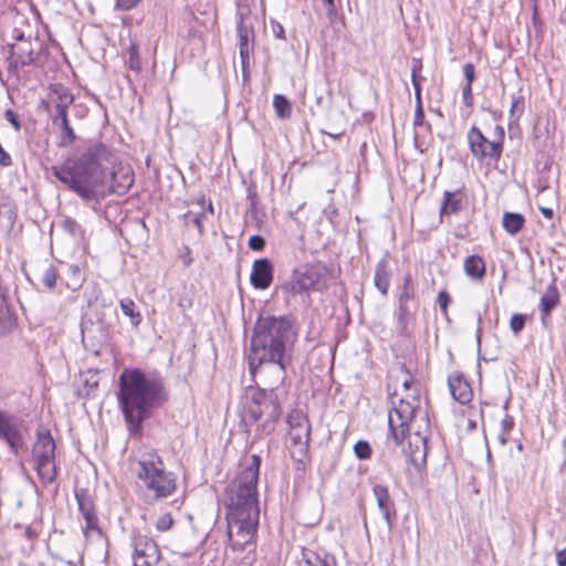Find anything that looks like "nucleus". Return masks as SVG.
I'll return each instance as SVG.
<instances>
[{
	"label": "nucleus",
	"instance_id": "nucleus-16",
	"mask_svg": "<svg viewBox=\"0 0 566 566\" xmlns=\"http://www.w3.org/2000/svg\"><path fill=\"white\" fill-rule=\"evenodd\" d=\"M373 492L379 511L381 512L388 527L391 528L396 517V510L388 489L384 485L377 484L374 486Z\"/></svg>",
	"mask_w": 566,
	"mask_h": 566
},
{
	"label": "nucleus",
	"instance_id": "nucleus-39",
	"mask_svg": "<svg viewBox=\"0 0 566 566\" xmlns=\"http://www.w3.org/2000/svg\"><path fill=\"white\" fill-rule=\"evenodd\" d=\"M524 111V101L522 96H513L512 97V104L510 109V117L518 119L520 116L523 114Z\"/></svg>",
	"mask_w": 566,
	"mask_h": 566
},
{
	"label": "nucleus",
	"instance_id": "nucleus-44",
	"mask_svg": "<svg viewBox=\"0 0 566 566\" xmlns=\"http://www.w3.org/2000/svg\"><path fill=\"white\" fill-rule=\"evenodd\" d=\"M272 34L279 40H285V31L281 23L271 20Z\"/></svg>",
	"mask_w": 566,
	"mask_h": 566
},
{
	"label": "nucleus",
	"instance_id": "nucleus-10",
	"mask_svg": "<svg viewBox=\"0 0 566 566\" xmlns=\"http://www.w3.org/2000/svg\"><path fill=\"white\" fill-rule=\"evenodd\" d=\"M27 434L28 428L24 421L0 411V440L4 441L14 454L23 448Z\"/></svg>",
	"mask_w": 566,
	"mask_h": 566
},
{
	"label": "nucleus",
	"instance_id": "nucleus-7",
	"mask_svg": "<svg viewBox=\"0 0 566 566\" xmlns=\"http://www.w3.org/2000/svg\"><path fill=\"white\" fill-rule=\"evenodd\" d=\"M136 473L156 500L168 497L176 490L174 474L165 470L160 457L154 452L142 455L137 462Z\"/></svg>",
	"mask_w": 566,
	"mask_h": 566
},
{
	"label": "nucleus",
	"instance_id": "nucleus-8",
	"mask_svg": "<svg viewBox=\"0 0 566 566\" xmlns=\"http://www.w3.org/2000/svg\"><path fill=\"white\" fill-rule=\"evenodd\" d=\"M56 444L49 430H39L32 450L33 468L44 484L53 483L57 476L55 463Z\"/></svg>",
	"mask_w": 566,
	"mask_h": 566
},
{
	"label": "nucleus",
	"instance_id": "nucleus-17",
	"mask_svg": "<svg viewBox=\"0 0 566 566\" xmlns=\"http://www.w3.org/2000/svg\"><path fill=\"white\" fill-rule=\"evenodd\" d=\"M75 497L78 504V510L86 523L84 527V535L88 536L90 531H95L101 535L102 532L97 526V517L94 513L91 499L86 494L80 492H76Z\"/></svg>",
	"mask_w": 566,
	"mask_h": 566
},
{
	"label": "nucleus",
	"instance_id": "nucleus-38",
	"mask_svg": "<svg viewBox=\"0 0 566 566\" xmlns=\"http://www.w3.org/2000/svg\"><path fill=\"white\" fill-rule=\"evenodd\" d=\"M67 273L72 276L73 281L66 282V286L72 290H77L81 286V270L77 265L71 264L67 266Z\"/></svg>",
	"mask_w": 566,
	"mask_h": 566
},
{
	"label": "nucleus",
	"instance_id": "nucleus-40",
	"mask_svg": "<svg viewBox=\"0 0 566 566\" xmlns=\"http://www.w3.org/2000/svg\"><path fill=\"white\" fill-rule=\"evenodd\" d=\"M526 316L524 314H513L510 319V328L514 334L520 333L525 325Z\"/></svg>",
	"mask_w": 566,
	"mask_h": 566
},
{
	"label": "nucleus",
	"instance_id": "nucleus-27",
	"mask_svg": "<svg viewBox=\"0 0 566 566\" xmlns=\"http://www.w3.org/2000/svg\"><path fill=\"white\" fill-rule=\"evenodd\" d=\"M413 126H415V135L413 140L415 145L418 148L419 147V135L421 130L430 132V124L426 123L424 120V112L422 107V103H417L415 108V118H413Z\"/></svg>",
	"mask_w": 566,
	"mask_h": 566
},
{
	"label": "nucleus",
	"instance_id": "nucleus-57",
	"mask_svg": "<svg viewBox=\"0 0 566 566\" xmlns=\"http://www.w3.org/2000/svg\"><path fill=\"white\" fill-rule=\"evenodd\" d=\"M325 3L327 4V11H328V14H333L335 13V3H334V0H324Z\"/></svg>",
	"mask_w": 566,
	"mask_h": 566
},
{
	"label": "nucleus",
	"instance_id": "nucleus-59",
	"mask_svg": "<svg viewBox=\"0 0 566 566\" xmlns=\"http://www.w3.org/2000/svg\"><path fill=\"white\" fill-rule=\"evenodd\" d=\"M562 449H563V452H564V455H565V462H566V436H565V439L563 440Z\"/></svg>",
	"mask_w": 566,
	"mask_h": 566
},
{
	"label": "nucleus",
	"instance_id": "nucleus-1",
	"mask_svg": "<svg viewBox=\"0 0 566 566\" xmlns=\"http://www.w3.org/2000/svg\"><path fill=\"white\" fill-rule=\"evenodd\" d=\"M296 337L294 321L290 316H260L254 324L247 356L250 373L253 376L271 373L270 385L281 386L291 364Z\"/></svg>",
	"mask_w": 566,
	"mask_h": 566
},
{
	"label": "nucleus",
	"instance_id": "nucleus-33",
	"mask_svg": "<svg viewBox=\"0 0 566 566\" xmlns=\"http://www.w3.org/2000/svg\"><path fill=\"white\" fill-rule=\"evenodd\" d=\"M120 308H122V312L124 315L126 316H129L130 319H132V324L134 326H137L140 321H142V316H140V313L138 312H135V303L133 300L130 298H124L120 301Z\"/></svg>",
	"mask_w": 566,
	"mask_h": 566
},
{
	"label": "nucleus",
	"instance_id": "nucleus-21",
	"mask_svg": "<svg viewBox=\"0 0 566 566\" xmlns=\"http://www.w3.org/2000/svg\"><path fill=\"white\" fill-rule=\"evenodd\" d=\"M237 32L239 36V51L242 59V63L249 59L250 53V41L253 38V31L247 21L241 17L237 25Z\"/></svg>",
	"mask_w": 566,
	"mask_h": 566
},
{
	"label": "nucleus",
	"instance_id": "nucleus-49",
	"mask_svg": "<svg viewBox=\"0 0 566 566\" xmlns=\"http://www.w3.org/2000/svg\"><path fill=\"white\" fill-rule=\"evenodd\" d=\"M142 0H116V7L120 10H130L135 8Z\"/></svg>",
	"mask_w": 566,
	"mask_h": 566
},
{
	"label": "nucleus",
	"instance_id": "nucleus-36",
	"mask_svg": "<svg viewBox=\"0 0 566 566\" xmlns=\"http://www.w3.org/2000/svg\"><path fill=\"white\" fill-rule=\"evenodd\" d=\"M354 452L360 460H367L371 457V447L367 441L359 440L354 446Z\"/></svg>",
	"mask_w": 566,
	"mask_h": 566
},
{
	"label": "nucleus",
	"instance_id": "nucleus-11",
	"mask_svg": "<svg viewBox=\"0 0 566 566\" xmlns=\"http://www.w3.org/2000/svg\"><path fill=\"white\" fill-rule=\"evenodd\" d=\"M467 138L469 148L476 160L490 159L497 161L501 158L503 150L499 146V142L486 138L476 126L469 129Z\"/></svg>",
	"mask_w": 566,
	"mask_h": 566
},
{
	"label": "nucleus",
	"instance_id": "nucleus-46",
	"mask_svg": "<svg viewBox=\"0 0 566 566\" xmlns=\"http://www.w3.org/2000/svg\"><path fill=\"white\" fill-rule=\"evenodd\" d=\"M450 302H451V297H450V295L447 292L441 291L438 294V303H439V306H440L441 311L444 314H447V308H448V305H449Z\"/></svg>",
	"mask_w": 566,
	"mask_h": 566
},
{
	"label": "nucleus",
	"instance_id": "nucleus-47",
	"mask_svg": "<svg viewBox=\"0 0 566 566\" xmlns=\"http://www.w3.org/2000/svg\"><path fill=\"white\" fill-rule=\"evenodd\" d=\"M463 75L467 80V83H470V85H472V82L474 81L475 77L474 65L472 63H467L463 65Z\"/></svg>",
	"mask_w": 566,
	"mask_h": 566
},
{
	"label": "nucleus",
	"instance_id": "nucleus-25",
	"mask_svg": "<svg viewBox=\"0 0 566 566\" xmlns=\"http://www.w3.org/2000/svg\"><path fill=\"white\" fill-rule=\"evenodd\" d=\"M524 223L525 218L517 212H505L502 217L504 230L512 235L517 234L523 229Z\"/></svg>",
	"mask_w": 566,
	"mask_h": 566
},
{
	"label": "nucleus",
	"instance_id": "nucleus-30",
	"mask_svg": "<svg viewBox=\"0 0 566 566\" xmlns=\"http://www.w3.org/2000/svg\"><path fill=\"white\" fill-rule=\"evenodd\" d=\"M64 102L65 103H56L54 106L55 115L52 122L55 126L69 120L66 108L73 102V95L70 92H64Z\"/></svg>",
	"mask_w": 566,
	"mask_h": 566
},
{
	"label": "nucleus",
	"instance_id": "nucleus-50",
	"mask_svg": "<svg viewBox=\"0 0 566 566\" xmlns=\"http://www.w3.org/2000/svg\"><path fill=\"white\" fill-rule=\"evenodd\" d=\"M504 128L500 125H496L493 133V140L499 142V146H501V149L503 150V144H504Z\"/></svg>",
	"mask_w": 566,
	"mask_h": 566
},
{
	"label": "nucleus",
	"instance_id": "nucleus-53",
	"mask_svg": "<svg viewBox=\"0 0 566 566\" xmlns=\"http://www.w3.org/2000/svg\"><path fill=\"white\" fill-rule=\"evenodd\" d=\"M556 564L557 566H566V547L556 553Z\"/></svg>",
	"mask_w": 566,
	"mask_h": 566
},
{
	"label": "nucleus",
	"instance_id": "nucleus-19",
	"mask_svg": "<svg viewBox=\"0 0 566 566\" xmlns=\"http://www.w3.org/2000/svg\"><path fill=\"white\" fill-rule=\"evenodd\" d=\"M11 55L14 63L21 66L31 65L36 60V52L33 49L31 40L12 44Z\"/></svg>",
	"mask_w": 566,
	"mask_h": 566
},
{
	"label": "nucleus",
	"instance_id": "nucleus-2",
	"mask_svg": "<svg viewBox=\"0 0 566 566\" xmlns=\"http://www.w3.org/2000/svg\"><path fill=\"white\" fill-rule=\"evenodd\" d=\"M261 458L252 454L250 462L227 488L228 539L233 551H243L256 537L260 509L258 480Z\"/></svg>",
	"mask_w": 566,
	"mask_h": 566
},
{
	"label": "nucleus",
	"instance_id": "nucleus-12",
	"mask_svg": "<svg viewBox=\"0 0 566 566\" xmlns=\"http://www.w3.org/2000/svg\"><path fill=\"white\" fill-rule=\"evenodd\" d=\"M321 270L315 266H308L293 272L291 281L282 285V291L286 295L289 302L290 296L303 294L304 292L315 289L321 282Z\"/></svg>",
	"mask_w": 566,
	"mask_h": 566
},
{
	"label": "nucleus",
	"instance_id": "nucleus-9",
	"mask_svg": "<svg viewBox=\"0 0 566 566\" xmlns=\"http://www.w3.org/2000/svg\"><path fill=\"white\" fill-rule=\"evenodd\" d=\"M289 436L291 439V454L302 461L308 451L311 439V424L308 418L302 411H292L287 418Z\"/></svg>",
	"mask_w": 566,
	"mask_h": 566
},
{
	"label": "nucleus",
	"instance_id": "nucleus-42",
	"mask_svg": "<svg viewBox=\"0 0 566 566\" xmlns=\"http://www.w3.org/2000/svg\"><path fill=\"white\" fill-rule=\"evenodd\" d=\"M248 244L249 248L253 251H262L265 247V240L263 237L255 234L249 239Z\"/></svg>",
	"mask_w": 566,
	"mask_h": 566
},
{
	"label": "nucleus",
	"instance_id": "nucleus-37",
	"mask_svg": "<svg viewBox=\"0 0 566 566\" xmlns=\"http://www.w3.org/2000/svg\"><path fill=\"white\" fill-rule=\"evenodd\" d=\"M57 280V272L53 265L48 266L42 274V283L50 290H52Z\"/></svg>",
	"mask_w": 566,
	"mask_h": 566
},
{
	"label": "nucleus",
	"instance_id": "nucleus-34",
	"mask_svg": "<svg viewBox=\"0 0 566 566\" xmlns=\"http://www.w3.org/2000/svg\"><path fill=\"white\" fill-rule=\"evenodd\" d=\"M13 326V318L4 304V301H0V335L7 333Z\"/></svg>",
	"mask_w": 566,
	"mask_h": 566
},
{
	"label": "nucleus",
	"instance_id": "nucleus-18",
	"mask_svg": "<svg viewBox=\"0 0 566 566\" xmlns=\"http://www.w3.org/2000/svg\"><path fill=\"white\" fill-rule=\"evenodd\" d=\"M450 392L454 400L461 405H467L473 397L470 384L461 375L450 377L448 380Z\"/></svg>",
	"mask_w": 566,
	"mask_h": 566
},
{
	"label": "nucleus",
	"instance_id": "nucleus-52",
	"mask_svg": "<svg viewBox=\"0 0 566 566\" xmlns=\"http://www.w3.org/2000/svg\"><path fill=\"white\" fill-rule=\"evenodd\" d=\"M421 69H422L421 61H419V60H413L412 67H411V78L421 77V76L419 75V73H420Z\"/></svg>",
	"mask_w": 566,
	"mask_h": 566
},
{
	"label": "nucleus",
	"instance_id": "nucleus-5",
	"mask_svg": "<svg viewBox=\"0 0 566 566\" xmlns=\"http://www.w3.org/2000/svg\"><path fill=\"white\" fill-rule=\"evenodd\" d=\"M403 374L402 388L406 395L398 400L395 399L397 395H394L388 413L390 437L397 446H403L405 439L413 430L416 441L424 446L429 432L428 413L420 407L419 384L408 370H403Z\"/></svg>",
	"mask_w": 566,
	"mask_h": 566
},
{
	"label": "nucleus",
	"instance_id": "nucleus-28",
	"mask_svg": "<svg viewBox=\"0 0 566 566\" xmlns=\"http://www.w3.org/2000/svg\"><path fill=\"white\" fill-rule=\"evenodd\" d=\"M396 316H397V328L401 334H405L407 332V327L409 323H411L415 319V314L411 311L410 305H398L396 310Z\"/></svg>",
	"mask_w": 566,
	"mask_h": 566
},
{
	"label": "nucleus",
	"instance_id": "nucleus-41",
	"mask_svg": "<svg viewBox=\"0 0 566 566\" xmlns=\"http://www.w3.org/2000/svg\"><path fill=\"white\" fill-rule=\"evenodd\" d=\"M174 523V520L169 513L163 514L156 522V528L160 532L168 531Z\"/></svg>",
	"mask_w": 566,
	"mask_h": 566
},
{
	"label": "nucleus",
	"instance_id": "nucleus-43",
	"mask_svg": "<svg viewBox=\"0 0 566 566\" xmlns=\"http://www.w3.org/2000/svg\"><path fill=\"white\" fill-rule=\"evenodd\" d=\"M186 221L188 223H192L200 233H202V214L201 213H192L188 212L186 216Z\"/></svg>",
	"mask_w": 566,
	"mask_h": 566
},
{
	"label": "nucleus",
	"instance_id": "nucleus-58",
	"mask_svg": "<svg viewBox=\"0 0 566 566\" xmlns=\"http://www.w3.org/2000/svg\"><path fill=\"white\" fill-rule=\"evenodd\" d=\"M69 92V90L64 88V87H61L60 90V94H59V98H60V102L59 103H65L64 102V92Z\"/></svg>",
	"mask_w": 566,
	"mask_h": 566
},
{
	"label": "nucleus",
	"instance_id": "nucleus-26",
	"mask_svg": "<svg viewBox=\"0 0 566 566\" xmlns=\"http://www.w3.org/2000/svg\"><path fill=\"white\" fill-rule=\"evenodd\" d=\"M416 285L411 274L408 273L403 277V283L398 293V305H410L415 301Z\"/></svg>",
	"mask_w": 566,
	"mask_h": 566
},
{
	"label": "nucleus",
	"instance_id": "nucleus-22",
	"mask_svg": "<svg viewBox=\"0 0 566 566\" xmlns=\"http://www.w3.org/2000/svg\"><path fill=\"white\" fill-rule=\"evenodd\" d=\"M302 556L307 566H337L335 556L327 552L303 549Z\"/></svg>",
	"mask_w": 566,
	"mask_h": 566
},
{
	"label": "nucleus",
	"instance_id": "nucleus-56",
	"mask_svg": "<svg viewBox=\"0 0 566 566\" xmlns=\"http://www.w3.org/2000/svg\"><path fill=\"white\" fill-rule=\"evenodd\" d=\"M481 323H482V318H481V316H479L478 317V329H476V343H478L479 347L481 346Z\"/></svg>",
	"mask_w": 566,
	"mask_h": 566
},
{
	"label": "nucleus",
	"instance_id": "nucleus-45",
	"mask_svg": "<svg viewBox=\"0 0 566 566\" xmlns=\"http://www.w3.org/2000/svg\"><path fill=\"white\" fill-rule=\"evenodd\" d=\"M4 118L14 127V129L18 132L21 128L20 120L17 116V114L12 109H7L4 112Z\"/></svg>",
	"mask_w": 566,
	"mask_h": 566
},
{
	"label": "nucleus",
	"instance_id": "nucleus-31",
	"mask_svg": "<svg viewBox=\"0 0 566 566\" xmlns=\"http://www.w3.org/2000/svg\"><path fill=\"white\" fill-rule=\"evenodd\" d=\"M514 428V419L509 413H505L500 421V431L497 433V441L501 446H505L511 439V432Z\"/></svg>",
	"mask_w": 566,
	"mask_h": 566
},
{
	"label": "nucleus",
	"instance_id": "nucleus-23",
	"mask_svg": "<svg viewBox=\"0 0 566 566\" xmlns=\"http://www.w3.org/2000/svg\"><path fill=\"white\" fill-rule=\"evenodd\" d=\"M374 283L382 295H387L390 285V273L387 269V262L384 260L376 265Z\"/></svg>",
	"mask_w": 566,
	"mask_h": 566
},
{
	"label": "nucleus",
	"instance_id": "nucleus-3",
	"mask_svg": "<svg viewBox=\"0 0 566 566\" xmlns=\"http://www.w3.org/2000/svg\"><path fill=\"white\" fill-rule=\"evenodd\" d=\"M107 151L103 146L88 148L73 164L67 160L63 166H53L52 175L84 200L96 199L108 189L117 195L126 193L134 184L133 174L127 170L123 180L108 167Z\"/></svg>",
	"mask_w": 566,
	"mask_h": 566
},
{
	"label": "nucleus",
	"instance_id": "nucleus-54",
	"mask_svg": "<svg viewBox=\"0 0 566 566\" xmlns=\"http://www.w3.org/2000/svg\"><path fill=\"white\" fill-rule=\"evenodd\" d=\"M539 211L546 219H553L554 217V210L552 208L539 207Z\"/></svg>",
	"mask_w": 566,
	"mask_h": 566
},
{
	"label": "nucleus",
	"instance_id": "nucleus-4",
	"mask_svg": "<svg viewBox=\"0 0 566 566\" xmlns=\"http://www.w3.org/2000/svg\"><path fill=\"white\" fill-rule=\"evenodd\" d=\"M117 400L129 431L139 432L153 410L166 402L167 395L159 376L126 368L118 377Z\"/></svg>",
	"mask_w": 566,
	"mask_h": 566
},
{
	"label": "nucleus",
	"instance_id": "nucleus-14",
	"mask_svg": "<svg viewBox=\"0 0 566 566\" xmlns=\"http://www.w3.org/2000/svg\"><path fill=\"white\" fill-rule=\"evenodd\" d=\"M273 281V265L266 258L253 262L250 282L258 290L268 289Z\"/></svg>",
	"mask_w": 566,
	"mask_h": 566
},
{
	"label": "nucleus",
	"instance_id": "nucleus-24",
	"mask_svg": "<svg viewBox=\"0 0 566 566\" xmlns=\"http://www.w3.org/2000/svg\"><path fill=\"white\" fill-rule=\"evenodd\" d=\"M464 271L468 276L480 280L485 274V263L479 255H470L464 261Z\"/></svg>",
	"mask_w": 566,
	"mask_h": 566
},
{
	"label": "nucleus",
	"instance_id": "nucleus-29",
	"mask_svg": "<svg viewBox=\"0 0 566 566\" xmlns=\"http://www.w3.org/2000/svg\"><path fill=\"white\" fill-rule=\"evenodd\" d=\"M273 107L276 116L281 119H287L292 115V104L284 95H274Z\"/></svg>",
	"mask_w": 566,
	"mask_h": 566
},
{
	"label": "nucleus",
	"instance_id": "nucleus-51",
	"mask_svg": "<svg viewBox=\"0 0 566 566\" xmlns=\"http://www.w3.org/2000/svg\"><path fill=\"white\" fill-rule=\"evenodd\" d=\"M420 81H421V77L411 78L412 86H413V88H415V99H416V104H417V103H422V99H421V84H420Z\"/></svg>",
	"mask_w": 566,
	"mask_h": 566
},
{
	"label": "nucleus",
	"instance_id": "nucleus-48",
	"mask_svg": "<svg viewBox=\"0 0 566 566\" xmlns=\"http://www.w3.org/2000/svg\"><path fill=\"white\" fill-rule=\"evenodd\" d=\"M462 98L467 106H471L473 104L472 85H470V83H467L462 88Z\"/></svg>",
	"mask_w": 566,
	"mask_h": 566
},
{
	"label": "nucleus",
	"instance_id": "nucleus-61",
	"mask_svg": "<svg viewBox=\"0 0 566 566\" xmlns=\"http://www.w3.org/2000/svg\"><path fill=\"white\" fill-rule=\"evenodd\" d=\"M517 449H518L520 451L523 449L522 443H518V444H517Z\"/></svg>",
	"mask_w": 566,
	"mask_h": 566
},
{
	"label": "nucleus",
	"instance_id": "nucleus-15",
	"mask_svg": "<svg viewBox=\"0 0 566 566\" xmlns=\"http://www.w3.org/2000/svg\"><path fill=\"white\" fill-rule=\"evenodd\" d=\"M560 294L553 281L545 290L543 295L541 296L538 311L541 314V324L543 327H547L549 325L552 312L559 304Z\"/></svg>",
	"mask_w": 566,
	"mask_h": 566
},
{
	"label": "nucleus",
	"instance_id": "nucleus-13",
	"mask_svg": "<svg viewBox=\"0 0 566 566\" xmlns=\"http://www.w3.org/2000/svg\"><path fill=\"white\" fill-rule=\"evenodd\" d=\"M159 560L157 544L146 536H138L134 541V566H154Z\"/></svg>",
	"mask_w": 566,
	"mask_h": 566
},
{
	"label": "nucleus",
	"instance_id": "nucleus-60",
	"mask_svg": "<svg viewBox=\"0 0 566 566\" xmlns=\"http://www.w3.org/2000/svg\"><path fill=\"white\" fill-rule=\"evenodd\" d=\"M208 210H209L211 213H213V207H212V203H209V206H208Z\"/></svg>",
	"mask_w": 566,
	"mask_h": 566
},
{
	"label": "nucleus",
	"instance_id": "nucleus-20",
	"mask_svg": "<svg viewBox=\"0 0 566 566\" xmlns=\"http://www.w3.org/2000/svg\"><path fill=\"white\" fill-rule=\"evenodd\" d=\"M464 193L461 190L444 191L440 206V218L454 214L463 209Z\"/></svg>",
	"mask_w": 566,
	"mask_h": 566
},
{
	"label": "nucleus",
	"instance_id": "nucleus-32",
	"mask_svg": "<svg viewBox=\"0 0 566 566\" xmlns=\"http://www.w3.org/2000/svg\"><path fill=\"white\" fill-rule=\"evenodd\" d=\"M57 127L61 130L59 135L57 145L60 147L71 146L75 142L76 135L73 128L70 126L69 120L61 123L60 125H57Z\"/></svg>",
	"mask_w": 566,
	"mask_h": 566
},
{
	"label": "nucleus",
	"instance_id": "nucleus-35",
	"mask_svg": "<svg viewBox=\"0 0 566 566\" xmlns=\"http://www.w3.org/2000/svg\"><path fill=\"white\" fill-rule=\"evenodd\" d=\"M61 228L75 240L82 237L81 226L72 218H64Z\"/></svg>",
	"mask_w": 566,
	"mask_h": 566
},
{
	"label": "nucleus",
	"instance_id": "nucleus-6",
	"mask_svg": "<svg viewBox=\"0 0 566 566\" xmlns=\"http://www.w3.org/2000/svg\"><path fill=\"white\" fill-rule=\"evenodd\" d=\"M271 390L250 389L242 400V421L245 424L258 422L261 434H270L281 416V405L277 395Z\"/></svg>",
	"mask_w": 566,
	"mask_h": 566
},
{
	"label": "nucleus",
	"instance_id": "nucleus-62",
	"mask_svg": "<svg viewBox=\"0 0 566 566\" xmlns=\"http://www.w3.org/2000/svg\"><path fill=\"white\" fill-rule=\"evenodd\" d=\"M503 409L506 411L507 410V402L503 406Z\"/></svg>",
	"mask_w": 566,
	"mask_h": 566
},
{
	"label": "nucleus",
	"instance_id": "nucleus-55",
	"mask_svg": "<svg viewBox=\"0 0 566 566\" xmlns=\"http://www.w3.org/2000/svg\"><path fill=\"white\" fill-rule=\"evenodd\" d=\"M13 38H14V40L17 41V43H20V42H22V41H29V40H30V39H27V38L24 36V33H23V32H21V31H19V30H14V31H13Z\"/></svg>",
	"mask_w": 566,
	"mask_h": 566
}]
</instances>
